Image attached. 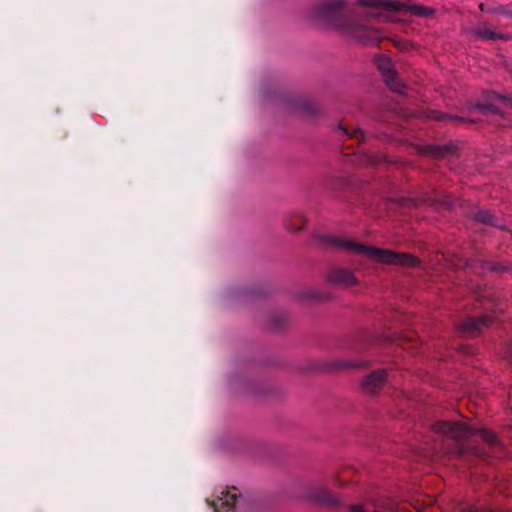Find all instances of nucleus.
<instances>
[{"instance_id":"f257e3e1","label":"nucleus","mask_w":512,"mask_h":512,"mask_svg":"<svg viewBox=\"0 0 512 512\" xmlns=\"http://www.w3.org/2000/svg\"><path fill=\"white\" fill-rule=\"evenodd\" d=\"M405 2H320L310 13L317 26L334 29L362 44H376L381 35L376 22L400 21Z\"/></svg>"},{"instance_id":"f03ea898","label":"nucleus","mask_w":512,"mask_h":512,"mask_svg":"<svg viewBox=\"0 0 512 512\" xmlns=\"http://www.w3.org/2000/svg\"><path fill=\"white\" fill-rule=\"evenodd\" d=\"M327 244L331 247L362 256L370 261L382 264L401 265L415 267L419 260L408 253H397L388 249H380L356 242L353 239L328 237Z\"/></svg>"},{"instance_id":"7ed1b4c3","label":"nucleus","mask_w":512,"mask_h":512,"mask_svg":"<svg viewBox=\"0 0 512 512\" xmlns=\"http://www.w3.org/2000/svg\"><path fill=\"white\" fill-rule=\"evenodd\" d=\"M236 487L222 489L211 502L214 512H245L250 503L237 492Z\"/></svg>"},{"instance_id":"20e7f679","label":"nucleus","mask_w":512,"mask_h":512,"mask_svg":"<svg viewBox=\"0 0 512 512\" xmlns=\"http://www.w3.org/2000/svg\"><path fill=\"white\" fill-rule=\"evenodd\" d=\"M374 63L381 72L386 85L394 92L405 93V86L398 80L397 73L390 58L384 55H377Z\"/></svg>"},{"instance_id":"39448f33","label":"nucleus","mask_w":512,"mask_h":512,"mask_svg":"<svg viewBox=\"0 0 512 512\" xmlns=\"http://www.w3.org/2000/svg\"><path fill=\"white\" fill-rule=\"evenodd\" d=\"M433 429L437 434L456 440L468 438L472 434V430L469 427L452 421L436 422Z\"/></svg>"},{"instance_id":"423d86ee","label":"nucleus","mask_w":512,"mask_h":512,"mask_svg":"<svg viewBox=\"0 0 512 512\" xmlns=\"http://www.w3.org/2000/svg\"><path fill=\"white\" fill-rule=\"evenodd\" d=\"M491 323L492 320L489 316L471 317L463 321L459 325V329L469 336H476Z\"/></svg>"},{"instance_id":"0eeeda50","label":"nucleus","mask_w":512,"mask_h":512,"mask_svg":"<svg viewBox=\"0 0 512 512\" xmlns=\"http://www.w3.org/2000/svg\"><path fill=\"white\" fill-rule=\"evenodd\" d=\"M327 277L329 282L342 287H352L358 284V280L354 274L345 268H333L328 272Z\"/></svg>"},{"instance_id":"6e6552de","label":"nucleus","mask_w":512,"mask_h":512,"mask_svg":"<svg viewBox=\"0 0 512 512\" xmlns=\"http://www.w3.org/2000/svg\"><path fill=\"white\" fill-rule=\"evenodd\" d=\"M387 377L384 369L376 370L368 374L362 381V387L367 393H375L379 390Z\"/></svg>"},{"instance_id":"1a4fd4ad","label":"nucleus","mask_w":512,"mask_h":512,"mask_svg":"<svg viewBox=\"0 0 512 512\" xmlns=\"http://www.w3.org/2000/svg\"><path fill=\"white\" fill-rule=\"evenodd\" d=\"M473 217L481 223L488 224L500 229L505 228V224L498 219L495 215L491 214L489 211L477 209Z\"/></svg>"},{"instance_id":"9d476101","label":"nucleus","mask_w":512,"mask_h":512,"mask_svg":"<svg viewBox=\"0 0 512 512\" xmlns=\"http://www.w3.org/2000/svg\"><path fill=\"white\" fill-rule=\"evenodd\" d=\"M455 146L453 144L446 145H429L425 148V153L437 158H444L454 153Z\"/></svg>"},{"instance_id":"9b49d317","label":"nucleus","mask_w":512,"mask_h":512,"mask_svg":"<svg viewBox=\"0 0 512 512\" xmlns=\"http://www.w3.org/2000/svg\"><path fill=\"white\" fill-rule=\"evenodd\" d=\"M490 2H480V9L482 12H489L495 13L499 20H512V8L499 6L497 8L491 9L489 7Z\"/></svg>"},{"instance_id":"f8f14e48","label":"nucleus","mask_w":512,"mask_h":512,"mask_svg":"<svg viewBox=\"0 0 512 512\" xmlns=\"http://www.w3.org/2000/svg\"><path fill=\"white\" fill-rule=\"evenodd\" d=\"M310 498L317 502V503H321V504H327V505H337L338 504V500L336 499V497L330 493H328L326 490L324 489H319L317 491H314Z\"/></svg>"},{"instance_id":"ddd939ff","label":"nucleus","mask_w":512,"mask_h":512,"mask_svg":"<svg viewBox=\"0 0 512 512\" xmlns=\"http://www.w3.org/2000/svg\"><path fill=\"white\" fill-rule=\"evenodd\" d=\"M474 33L482 39H506L503 34L490 31L486 28H476L474 29Z\"/></svg>"},{"instance_id":"4468645a","label":"nucleus","mask_w":512,"mask_h":512,"mask_svg":"<svg viewBox=\"0 0 512 512\" xmlns=\"http://www.w3.org/2000/svg\"><path fill=\"white\" fill-rule=\"evenodd\" d=\"M479 432H480L481 438L483 440H485L489 445L495 446L498 444V439L493 432H491L487 429H481Z\"/></svg>"},{"instance_id":"2eb2a0df","label":"nucleus","mask_w":512,"mask_h":512,"mask_svg":"<svg viewBox=\"0 0 512 512\" xmlns=\"http://www.w3.org/2000/svg\"><path fill=\"white\" fill-rule=\"evenodd\" d=\"M414 12L420 16H429L432 14V10L422 5H416L413 7Z\"/></svg>"},{"instance_id":"dca6fc26","label":"nucleus","mask_w":512,"mask_h":512,"mask_svg":"<svg viewBox=\"0 0 512 512\" xmlns=\"http://www.w3.org/2000/svg\"><path fill=\"white\" fill-rule=\"evenodd\" d=\"M432 117L435 118L436 120H443V119L461 120L458 117L451 116L448 114H442L440 112H432Z\"/></svg>"},{"instance_id":"f3484780","label":"nucleus","mask_w":512,"mask_h":512,"mask_svg":"<svg viewBox=\"0 0 512 512\" xmlns=\"http://www.w3.org/2000/svg\"><path fill=\"white\" fill-rule=\"evenodd\" d=\"M344 133L352 138H363V132L359 129H355L352 132H349L347 129H343Z\"/></svg>"},{"instance_id":"a211bd4d","label":"nucleus","mask_w":512,"mask_h":512,"mask_svg":"<svg viewBox=\"0 0 512 512\" xmlns=\"http://www.w3.org/2000/svg\"><path fill=\"white\" fill-rule=\"evenodd\" d=\"M500 99H501L503 102H505V103H507V104L512 105V98H509V97H506V96H500Z\"/></svg>"},{"instance_id":"6ab92c4d","label":"nucleus","mask_w":512,"mask_h":512,"mask_svg":"<svg viewBox=\"0 0 512 512\" xmlns=\"http://www.w3.org/2000/svg\"><path fill=\"white\" fill-rule=\"evenodd\" d=\"M343 366L344 367H358L359 364L358 363H344Z\"/></svg>"},{"instance_id":"aec40b11","label":"nucleus","mask_w":512,"mask_h":512,"mask_svg":"<svg viewBox=\"0 0 512 512\" xmlns=\"http://www.w3.org/2000/svg\"><path fill=\"white\" fill-rule=\"evenodd\" d=\"M476 107L483 111L488 109L487 105H477Z\"/></svg>"}]
</instances>
